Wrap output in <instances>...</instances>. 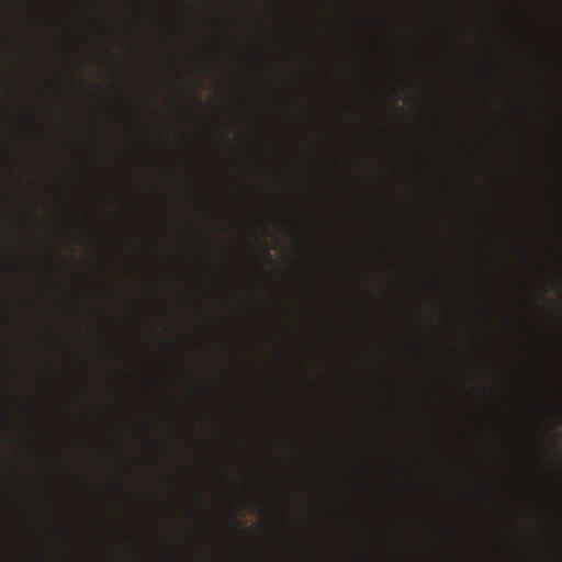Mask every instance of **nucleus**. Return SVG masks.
<instances>
[{
	"label": "nucleus",
	"mask_w": 562,
	"mask_h": 562,
	"mask_svg": "<svg viewBox=\"0 0 562 562\" xmlns=\"http://www.w3.org/2000/svg\"><path fill=\"white\" fill-rule=\"evenodd\" d=\"M266 257H267L269 260L271 259V257H270V255H269L268 252H266Z\"/></svg>",
	"instance_id": "nucleus-1"
}]
</instances>
